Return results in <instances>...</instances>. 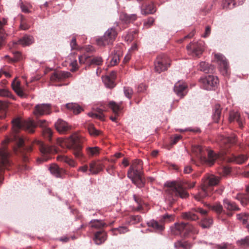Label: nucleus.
Listing matches in <instances>:
<instances>
[{"label": "nucleus", "instance_id": "obj_1", "mask_svg": "<svg viewBox=\"0 0 249 249\" xmlns=\"http://www.w3.org/2000/svg\"><path fill=\"white\" fill-rule=\"evenodd\" d=\"M220 178L213 175H207L202 179L201 191L194 196L195 199L198 201L210 196L213 194V186L217 185Z\"/></svg>", "mask_w": 249, "mask_h": 249}, {"label": "nucleus", "instance_id": "obj_2", "mask_svg": "<svg viewBox=\"0 0 249 249\" xmlns=\"http://www.w3.org/2000/svg\"><path fill=\"white\" fill-rule=\"evenodd\" d=\"M195 185V182L192 184L187 181L168 182L166 192L173 197L175 196L185 198L189 196V194L186 191V189L193 188Z\"/></svg>", "mask_w": 249, "mask_h": 249}, {"label": "nucleus", "instance_id": "obj_3", "mask_svg": "<svg viewBox=\"0 0 249 249\" xmlns=\"http://www.w3.org/2000/svg\"><path fill=\"white\" fill-rule=\"evenodd\" d=\"M12 128L14 132L17 133L21 129H24L30 133H33L36 126L42 128L48 127V122L45 120H38L36 123L33 121H22L19 118H16L12 121Z\"/></svg>", "mask_w": 249, "mask_h": 249}, {"label": "nucleus", "instance_id": "obj_4", "mask_svg": "<svg viewBox=\"0 0 249 249\" xmlns=\"http://www.w3.org/2000/svg\"><path fill=\"white\" fill-rule=\"evenodd\" d=\"M192 152L207 165L211 166L217 160L223 158V154L221 153H215L212 150H209L208 152V158L205 157L203 148L199 145H194L192 147Z\"/></svg>", "mask_w": 249, "mask_h": 249}, {"label": "nucleus", "instance_id": "obj_5", "mask_svg": "<svg viewBox=\"0 0 249 249\" xmlns=\"http://www.w3.org/2000/svg\"><path fill=\"white\" fill-rule=\"evenodd\" d=\"M172 232L175 235H181L187 237L189 233L197 234L198 230L189 223L182 222L175 224L172 228Z\"/></svg>", "mask_w": 249, "mask_h": 249}, {"label": "nucleus", "instance_id": "obj_6", "mask_svg": "<svg viewBox=\"0 0 249 249\" xmlns=\"http://www.w3.org/2000/svg\"><path fill=\"white\" fill-rule=\"evenodd\" d=\"M14 139L16 143V146L14 147L15 153L20 156L25 161L27 160L28 153L32 150L31 146L25 145L23 139L19 136H15Z\"/></svg>", "mask_w": 249, "mask_h": 249}, {"label": "nucleus", "instance_id": "obj_7", "mask_svg": "<svg viewBox=\"0 0 249 249\" xmlns=\"http://www.w3.org/2000/svg\"><path fill=\"white\" fill-rule=\"evenodd\" d=\"M82 140L79 136L73 135L70 137L68 140V147L73 150V154L75 157L81 160L83 157L82 153Z\"/></svg>", "mask_w": 249, "mask_h": 249}, {"label": "nucleus", "instance_id": "obj_8", "mask_svg": "<svg viewBox=\"0 0 249 249\" xmlns=\"http://www.w3.org/2000/svg\"><path fill=\"white\" fill-rule=\"evenodd\" d=\"M10 141V139L7 138L1 142L2 146L0 148V170L5 169L11 170L8 168L11 164L9 160L10 154L5 146V144L8 143Z\"/></svg>", "mask_w": 249, "mask_h": 249}, {"label": "nucleus", "instance_id": "obj_9", "mask_svg": "<svg viewBox=\"0 0 249 249\" xmlns=\"http://www.w3.org/2000/svg\"><path fill=\"white\" fill-rule=\"evenodd\" d=\"M117 33L114 27H111L105 33L104 36L96 39V42L99 46H105L113 43L117 36Z\"/></svg>", "mask_w": 249, "mask_h": 249}, {"label": "nucleus", "instance_id": "obj_10", "mask_svg": "<svg viewBox=\"0 0 249 249\" xmlns=\"http://www.w3.org/2000/svg\"><path fill=\"white\" fill-rule=\"evenodd\" d=\"M38 144L39 145V150L42 154V157L37 160L38 163L47 161L51 158L50 154L57 152V149L54 146L45 144L42 142L39 141L38 142Z\"/></svg>", "mask_w": 249, "mask_h": 249}, {"label": "nucleus", "instance_id": "obj_11", "mask_svg": "<svg viewBox=\"0 0 249 249\" xmlns=\"http://www.w3.org/2000/svg\"><path fill=\"white\" fill-rule=\"evenodd\" d=\"M201 86L203 89L207 90L214 89L219 83L217 76L209 75L200 79Z\"/></svg>", "mask_w": 249, "mask_h": 249}, {"label": "nucleus", "instance_id": "obj_12", "mask_svg": "<svg viewBox=\"0 0 249 249\" xmlns=\"http://www.w3.org/2000/svg\"><path fill=\"white\" fill-rule=\"evenodd\" d=\"M154 65L155 71L160 73L162 71L167 70L170 65V60L166 55H159L157 57Z\"/></svg>", "mask_w": 249, "mask_h": 249}, {"label": "nucleus", "instance_id": "obj_13", "mask_svg": "<svg viewBox=\"0 0 249 249\" xmlns=\"http://www.w3.org/2000/svg\"><path fill=\"white\" fill-rule=\"evenodd\" d=\"M204 42L199 41L190 43L187 47L188 53L193 56L199 57L204 50Z\"/></svg>", "mask_w": 249, "mask_h": 249}, {"label": "nucleus", "instance_id": "obj_14", "mask_svg": "<svg viewBox=\"0 0 249 249\" xmlns=\"http://www.w3.org/2000/svg\"><path fill=\"white\" fill-rule=\"evenodd\" d=\"M214 57L220 66L222 74L225 76L229 75V65L224 56L221 54H215Z\"/></svg>", "mask_w": 249, "mask_h": 249}, {"label": "nucleus", "instance_id": "obj_15", "mask_svg": "<svg viewBox=\"0 0 249 249\" xmlns=\"http://www.w3.org/2000/svg\"><path fill=\"white\" fill-rule=\"evenodd\" d=\"M51 106L50 104H42L36 106L34 113L36 116H41L50 113Z\"/></svg>", "mask_w": 249, "mask_h": 249}, {"label": "nucleus", "instance_id": "obj_16", "mask_svg": "<svg viewBox=\"0 0 249 249\" xmlns=\"http://www.w3.org/2000/svg\"><path fill=\"white\" fill-rule=\"evenodd\" d=\"M142 172H127V176L132 182L139 187H141L143 183Z\"/></svg>", "mask_w": 249, "mask_h": 249}, {"label": "nucleus", "instance_id": "obj_17", "mask_svg": "<svg viewBox=\"0 0 249 249\" xmlns=\"http://www.w3.org/2000/svg\"><path fill=\"white\" fill-rule=\"evenodd\" d=\"M187 84L183 81H178L174 85V90L176 94L180 97H183L185 93Z\"/></svg>", "mask_w": 249, "mask_h": 249}, {"label": "nucleus", "instance_id": "obj_18", "mask_svg": "<svg viewBox=\"0 0 249 249\" xmlns=\"http://www.w3.org/2000/svg\"><path fill=\"white\" fill-rule=\"evenodd\" d=\"M56 129L61 133H65L71 129V126L62 119H58L55 124Z\"/></svg>", "mask_w": 249, "mask_h": 249}, {"label": "nucleus", "instance_id": "obj_19", "mask_svg": "<svg viewBox=\"0 0 249 249\" xmlns=\"http://www.w3.org/2000/svg\"><path fill=\"white\" fill-rule=\"evenodd\" d=\"M107 239V234L104 230H100L94 233L93 240L97 245L103 244Z\"/></svg>", "mask_w": 249, "mask_h": 249}, {"label": "nucleus", "instance_id": "obj_20", "mask_svg": "<svg viewBox=\"0 0 249 249\" xmlns=\"http://www.w3.org/2000/svg\"><path fill=\"white\" fill-rule=\"evenodd\" d=\"M229 121L230 122L236 121L240 128H242L243 126L244 119L241 117L240 113L237 111H233L230 112Z\"/></svg>", "mask_w": 249, "mask_h": 249}, {"label": "nucleus", "instance_id": "obj_21", "mask_svg": "<svg viewBox=\"0 0 249 249\" xmlns=\"http://www.w3.org/2000/svg\"><path fill=\"white\" fill-rule=\"evenodd\" d=\"M7 23V18H0V49L1 48L3 44V42L7 36L4 30L3 29V26L6 25Z\"/></svg>", "mask_w": 249, "mask_h": 249}, {"label": "nucleus", "instance_id": "obj_22", "mask_svg": "<svg viewBox=\"0 0 249 249\" xmlns=\"http://www.w3.org/2000/svg\"><path fill=\"white\" fill-rule=\"evenodd\" d=\"M149 227L152 228L155 231L160 232L164 229V225L160 220V222L152 220L147 223Z\"/></svg>", "mask_w": 249, "mask_h": 249}, {"label": "nucleus", "instance_id": "obj_23", "mask_svg": "<svg viewBox=\"0 0 249 249\" xmlns=\"http://www.w3.org/2000/svg\"><path fill=\"white\" fill-rule=\"evenodd\" d=\"M70 75V73L65 71L54 72L51 75V80L53 81H60L64 78L68 77Z\"/></svg>", "mask_w": 249, "mask_h": 249}, {"label": "nucleus", "instance_id": "obj_24", "mask_svg": "<svg viewBox=\"0 0 249 249\" xmlns=\"http://www.w3.org/2000/svg\"><path fill=\"white\" fill-rule=\"evenodd\" d=\"M224 207L228 211H238L239 208L234 202L230 201L228 199H225L223 201Z\"/></svg>", "mask_w": 249, "mask_h": 249}, {"label": "nucleus", "instance_id": "obj_25", "mask_svg": "<svg viewBox=\"0 0 249 249\" xmlns=\"http://www.w3.org/2000/svg\"><path fill=\"white\" fill-rule=\"evenodd\" d=\"M142 170V161L140 160H135L133 161L128 171H141Z\"/></svg>", "mask_w": 249, "mask_h": 249}, {"label": "nucleus", "instance_id": "obj_26", "mask_svg": "<svg viewBox=\"0 0 249 249\" xmlns=\"http://www.w3.org/2000/svg\"><path fill=\"white\" fill-rule=\"evenodd\" d=\"M206 206L210 210L215 212L217 214H220L222 213H225L222 205L218 202H216L213 205L208 204Z\"/></svg>", "mask_w": 249, "mask_h": 249}, {"label": "nucleus", "instance_id": "obj_27", "mask_svg": "<svg viewBox=\"0 0 249 249\" xmlns=\"http://www.w3.org/2000/svg\"><path fill=\"white\" fill-rule=\"evenodd\" d=\"M34 41V37L31 36L25 35L18 41V43L23 46L32 44Z\"/></svg>", "mask_w": 249, "mask_h": 249}, {"label": "nucleus", "instance_id": "obj_28", "mask_svg": "<svg viewBox=\"0 0 249 249\" xmlns=\"http://www.w3.org/2000/svg\"><path fill=\"white\" fill-rule=\"evenodd\" d=\"M66 106L68 109L72 111L75 114H78L83 111L82 108L76 103H68Z\"/></svg>", "mask_w": 249, "mask_h": 249}, {"label": "nucleus", "instance_id": "obj_29", "mask_svg": "<svg viewBox=\"0 0 249 249\" xmlns=\"http://www.w3.org/2000/svg\"><path fill=\"white\" fill-rule=\"evenodd\" d=\"M79 62L80 64H85V69H87L90 66V61L91 60L90 56L86 54H84L78 57Z\"/></svg>", "mask_w": 249, "mask_h": 249}, {"label": "nucleus", "instance_id": "obj_30", "mask_svg": "<svg viewBox=\"0 0 249 249\" xmlns=\"http://www.w3.org/2000/svg\"><path fill=\"white\" fill-rule=\"evenodd\" d=\"M89 171H102L104 170V164L101 161H93L89 165Z\"/></svg>", "mask_w": 249, "mask_h": 249}, {"label": "nucleus", "instance_id": "obj_31", "mask_svg": "<svg viewBox=\"0 0 249 249\" xmlns=\"http://www.w3.org/2000/svg\"><path fill=\"white\" fill-rule=\"evenodd\" d=\"M221 108L219 104H216L214 107L213 118V121L218 123L221 117Z\"/></svg>", "mask_w": 249, "mask_h": 249}, {"label": "nucleus", "instance_id": "obj_32", "mask_svg": "<svg viewBox=\"0 0 249 249\" xmlns=\"http://www.w3.org/2000/svg\"><path fill=\"white\" fill-rule=\"evenodd\" d=\"M181 217L185 220L192 221H196L199 219L198 216L193 212L182 213Z\"/></svg>", "mask_w": 249, "mask_h": 249}, {"label": "nucleus", "instance_id": "obj_33", "mask_svg": "<svg viewBox=\"0 0 249 249\" xmlns=\"http://www.w3.org/2000/svg\"><path fill=\"white\" fill-rule=\"evenodd\" d=\"M236 217L247 229H249V214L241 213L237 214Z\"/></svg>", "mask_w": 249, "mask_h": 249}, {"label": "nucleus", "instance_id": "obj_34", "mask_svg": "<svg viewBox=\"0 0 249 249\" xmlns=\"http://www.w3.org/2000/svg\"><path fill=\"white\" fill-rule=\"evenodd\" d=\"M156 10L154 5L153 3L148 4L144 8L141 10L142 15H146L148 14H153L156 12Z\"/></svg>", "mask_w": 249, "mask_h": 249}, {"label": "nucleus", "instance_id": "obj_35", "mask_svg": "<svg viewBox=\"0 0 249 249\" xmlns=\"http://www.w3.org/2000/svg\"><path fill=\"white\" fill-rule=\"evenodd\" d=\"M91 227L96 229L102 230V228L106 226V224L100 220H94L90 222Z\"/></svg>", "mask_w": 249, "mask_h": 249}, {"label": "nucleus", "instance_id": "obj_36", "mask_svg": "<svg viewBox=\"0 0 249 249\" xmlns=\"http://www.w3.org/2000/svg\"><path fill=\"white\" fill-rule=\"evenodd\" d=\"M221 140L223 143L233 144L236 143V138L234 134H232L229 136L222 137Z\"/></svg>", "mask_w": 249, "mask_h": 249}, {"label": "nucleus", "instance_id": "obj_37", "mask_svg": "<svg viewBox=\"0 0 249 249\" xmlns=\"http://www.w3.org/2000/svg\"><path fill=\"white\" fill-rule=\"evenodd\" d=\"M133 198L135 201L137 203L138 207L136 208L134 210L136 211H140L142 209V205L144 204L143 200L142 197L137 195H134Z\"/></svg>", "mask_w": 249, "mask_h": 249}, {"label": "nucleus", "instance_id": "obj_38", "mask_svg": "<svg viewBox=\"0 0 249 249\" xmlns=\"http://www.w3.org/2000/svg\"><path fill=\"white\" fill-rule=\"evenodd\" d=\"M213 224V219L206 217L204 218L199 223V225L203 228H209Z\"/></svg>", "mask_w": 249, "mask_h": 249}, {"label": "nucleus", "instance_id": "obj_39", "mask_svg": "<svg viewBox=\"0 0 249 249\" xmlns=\"http://www.w3.org/2000/svg\"><path fill=\"white\" fill-rule=\"evenodd\" d=\"M236 198L239 200L243 205L249 204V197L244 194H238Z\"/></svg>", "mask_w": 249, "mask_h": 249}, {"label": "nucleus", "instance_id": "obj_40", "mask_svg": "<svg viewBox=\"0 0 249 249\" xmlns=\"http://www.w3.org/2000/svg\"><path fill=\"white\" fill-rule=\"evenodd\" d=\"M102 80L107 88H112L115 86L114 80L111 79L109 76H103Z\"/></svg>", "mask_w": 249, "mask_h": 249}, {"label": "nucleus", "instance_id": "obj_41", "mask_svg": "<svg viewBox=\"0 0 249 249\" xmlns=\"http://www.w3.org/2000/svg\"><path fill=\"white\" fill-rule=\"evenodd\" d=\"M99 148L97 146L88 147L86 148L88 155L90 157L95 156L99 153Z\"/></svg>", "mask_w": 249, "mask_h": 249}, {"label": "nucleus", "instance_id": "obj_42", "mask_svg": "<svg viewBox=\"0 0 249 249\" xmlns=\"http://www.w3.org/2000/svg\"><path fill=\"white\" fill-rule=\"evenodd\" d=\"M247 158L246 155L241 154L238 156H233L231 159V161H234L237 164H241L247 160Z\"/></svg>", "mask_w": 249, "mask_h": 249}, {"label": "nucleus", "instance_id": "obj_43", "mask_svg": "<svg viewBox=\"0 0 249 249\" xmlns=\"http://www.w3.org/2000/svg\"><path fill=\"white\" fill-rule=\"evenodd\" d=\"M175 247L176 248H183L185 249H190L192 245L188 241H178L175 243Z\"/></svg>", "mask_w": 249, "mask_h": 249}, {"label": "nucleus", "instance_id": "obj_44", "mask_svg": "<svg viewBox=\"0 0 249 249\" xmlns=\"http://www.w3.org/2000/svg\"><path fill=\"white\" fill-rule=\"evenodd\" d=\"M236 5L234 0H223L222 6L224 9H231L233 8Z\"/></svg>", "mask_w": 249, "mask_h": 249}, {"label": "nucleus", "instance_id": "obj_45", "mask_svg": "<svg viewBox=\"0 0 249 249\" xmlns=\"http://www.w3.org/2000/svg\"><path fill=\"white\" fill-rule=\"evenodd\" d=\"M137 17L136 14L128 15L127 14H124L121 16L122 19L127 23L135 21L137 19Z\"/></svg>", "mask_w": 249, "mask_h": 249}, {"label": "nucleus", "instance_id": "obj_46", "mask_svg": "<svg viewBox=\"0 0 249 249\" xmlns=\"http://www.w3.org/2000/svg\"><path fill=\"white\" fill-rule=\"evenodd\" d=\"M57 159L61 161H63L67 163L69 165H70L71 167H74L76 163L75 161L67 156L62 155L59 156H58Z\"/></svg>", "mask_w": 249, "mask_h": 249}, {"label": "nucleus", "instance_id": "obj_47", "mask_svg": "<svg viewBox=\"0 0 249 249\" xmlns=\"http://www.w3.org/2000/svg\"><path fill=\"white\" fill-rule=\"evenodd\" d=\"M238 246L243 248H247L249 247V236H246L245 238L241 239L237 241Z\"/></svg>", "mask_w": 249, "mask_h": 249}, {"label": "nucleus", "instance_id": "obj_48", "mask_svg": "<svg viewBox=\"0 0 249 249\" xmlns=\"http://www.w3.org/2000/svg\"><path fill=\"white\" fill-rule=\"evenodd\" d=\"M7 104L0 101V118H4L6 116Z\"/></svg>", "mask_w": 249, "mask_h": 249}, {"label": "nucleus", "instance_id": "obj_49", "mask_svg": "<svg viewBox=\"0 0 249 249\" xmlns=\"http://www.w3.org/2000/svg\"><path fill=\"white\" fill-rule=\"evenodd\" d=\"M103 62V58L101 56H95L91 58L90 61V66L94 65L96 66H100L102 64Z\"/></svg>", "mask_w": 249, "mask_h": 249}, {"label": "nucleus", "instance_id": "obj_50", "mask_svg": "<svg viewBox=\"0 0 249 249\" xmlns=\"http://www.w3.org/2000/svg\"><path fill=\"white\" fill-rule=\"evenodd\" d=\"M0 96L2 97H9L14 98L13 95L11 92L6 88H2L0 89Z\"/></svg>", "mask_w": 249, "mask_h": 249}, {"label": "nucleus", "instance_id": "obj_51", "mask_svg": "<svg viewBox=\"0 0 249 249\" xmlns=\"http://www.w3.org/2000/svg\"><path fill=\"white\" fill-rule=\"evenodd\" d=\"M109 107L112 109L113 112L115 114H118L121 109V107L113 101H111L109 102Z\"/></svg>", "mask_w": 249, "mask_h": 249}, {"label": "nucleus", "instance_id": "obj_52", "mask_svg": "<svg viewBox=\"0 0 249 249\" xmlns=\"http://www.w3.org/2000/svg\"><path fill=\"white\" fill-rule=\"evenodd\" d=\"M88 130L90 135L98 136L99 134V131L95 129L92 124H89L88 126Z\"/></svg>", "mask_w": 249, "mask_h": 249}, {"label": "nucleus", "instance_id": "obj_53", "mask_svg": "<svg viewBox=\"0 0 249 249\" xmlns=\"http://www.w3.org/2000/svg\"><path fill=\"white\" fill-rule=\"evenodd\" d=\"M42 134L43 136L49 140H51V138L53 135L52 131L49 127H45L42 129Z\"/></svg>", "mask_w": 249, "mask_h": 249}, {"label": "nucleus", "instance_id": "obj_54", "mask_svg": "<svg viewBox=\"0 0 249 249\" xmlns=\"http://www.w3.org/2000/svg\"><path fill=\"white\" fill-rule=\"evenodd\" d=\"M124 92L125 97L128 99H130L133 94L132 89L129 87H124Z\"/></svg>", "mask_w": 249, "mask_h": 249}, {"label": "nucleus", "instance_id": "obj_55", "mask_svg": "<svg viewBox=\"0 0 249 249\" xmlns=\"http://www.w3.org/2000/svg\"><path fill=\"white\" fill-rule=\"evenodd\" d=\"M174 215L172 214H166L162 216L160 220L164 224L165 222H169L174 220Z\"/></svg>", "mask_w": 249, "mask_h": 249}, {"label": "nucleus", "instance_id": "obj_56", "mask_svg": "<svg viewBox=\"0 0 249 249\" xmlns=\"http://www.w3.org/2000/svg\"><path fill=\"white\" fill-rule=\"evenodd\" d=\"M199 69L200 71L205 72H208L209 71V65L205 62H201L199 64Z\"/></svg>", "mask_w": 249, "mask_h": 249}, {"label": "nucleus", "instance_id": "obj_57", "mask_svg": "<svg viewBox=\"0 0 249 249\" xmlns=\"http://www.w3.org/2000/svg\"><path fill=\"white\" fill-rule=\"evenodd\" d=\"M155 19L152 17H149L144 22V26L149 28L152 26L154 22Z\"/></svg>", "mask_w": 249, "mask_h": 249}, {"label": "nucleus", "instance_id": "obj_58", "mask_svg": "<svg viewBox=\"0 0 249 249\" xmlns=\"http://www.w3.org/2000/svg\"><path fill=\"white\" fill-rule=\"evenodd\" d=\"M12 89L14 90L21 88L20 83L19 81L17 80V78H15L11 84Z\"/></svg>", "mask_w": 249, "mask_h": 249}, {"label": "nucleus", "instance_id": "obj_59", "mask_svg": "<svg viewBox=\"0 0 249 249\" xmlns=\"http://www.w3.org/2000/svg\"><path fill=\"white\" fill-rule=\"evenodd\" d=\"M113 231H118L120 234L124 233L128 231L126 227H120L117 229H113Z\"/></svg>", "mask_w": 249, "mask_h": 249}, {"label": "nucleus", "instance_id": "obj_60", "mask_svg": "<svg viewBox=\"0 0 249 249\" xmlns=\"http://www.w3.org/2000/svg\"><path fill=\"white\" fill-rule=\"evenodd\" d=\"M195 212L200 213L202 216H205L208 213V211L203 210L202 208L200 207H197L193 210Z\"/></svg>", "mask_w": 249, "mask_h": 249}, {"label": "nucleus", "instance_id": "obj_61", "mask_svg": "<svg viewBox=\"0 0 249 249\" xmlns=\"http://www.w3.org/2000/svg\"><path fill=\"white\" fill-rule=\"evenodd\" d=\"M19 5L21 9V11L25 13H28L30 12V11L28 9L27 6H26L23 2L21 1H19Z\"/></svg>", "mask_w": 249, "mask_h": 249}, {"label": "nucleus", "instance_id": "obj_62", "mask_svg": "<svg viewBox=\"0 0 249 249\" xmlns=\"http://www.w3.org/2000/svg\"><path fill=\"white\" fill-rule=\"evenodd\" d=\"M49 171H59V169L57 165L55 163H52L49 165L48 167Z\"/></svg>", "mask_w": 249, "mask_h": 249}, {"label": "nucleus", "instance_id": "obj_63", "mask_svg": "<svg viewBox=\"0 0 249 249\" xmlns=\"http://www.w3.org/2000/svg\"><path fill=\"white\" fill-rule=\"evenodd\" d=\"M88 115L91 117L98 118L100 120H103L104 117V116L102 114H97L93 112H89L88 113Z\"/></svg>", "mask_w": 249, "mask_h": 249}, {"label": "nucleus", "instance_id": "obj_64", "mask_svg": "<svg viewBox=\"0 0 249 249\" xmlns=\"http://www.w3.org/2000/svg\"><path fill=\"white\" fill-rule=\"evenodd\" d=\"M131 220L133 221V223H137L142 220V217L140 215H133L131 217Z\"/></svg>", "mask_w": 249, "mask_h": 249}]
</instances>
